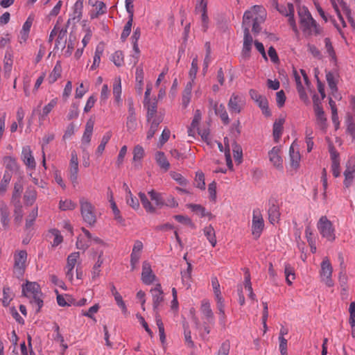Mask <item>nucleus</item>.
<instances>
[{"mask_svg": "<svg viewBox=\"0 0 355 355\" xmlns=\"http://www.w3.org/2000/svg\"><path fill=\"white\" fill-rule=\"evenodd\" d=\"M266 17V12L264 8L255 5L244 12L242 26L243 28L248 26L250 30L252 21V31L256 34L259 33L261 30L260 24L264 21Z\"/></svg>", "mask_w": 355, "mask_h": 355, "instance_id": "obj_1", "label": "nucleus"}, {"mask_svg": "<svg viewBox=\"0 0 355 355\" xmlns=\"http://www.w3.org/2000/svg\"><path fill=\"white\" fill-rule=\"evenodd\" d=\"M300 24L305 35H318L322 32V28L312 17L308 8L305 6L298 7Z\"/></svg>", "mask_w": 355, "mask_h": 355, "instance_id": "obj_2", "label": "nucleus"}, {"mask_svg": "<svg viewBox=\"0 0 355 355\" xmlns=\"http://www.w3.org/2000/svg\"><path fill=\"white\" fill-rule=\"evenodd\" d=\"M23 295L29 299L31 304L35 307V312H39L43 306V294L40 285L36 282H27L22 286Z\"/></svg>", "mask_w": 355, "mask_h": 355, "instance_id": "obj_3", "label": "nucleus"}, {"mask_svg": "<svg viewBox=\"0 0 355 355\" xmlns=\"http://www.w3.org/2000/svg\"><path fill=\"white\" fill-rule=\"evenodd\" d=\"M317 228L321 236L327 241H335L336 238L335 227L326 216L320 218L317 223Z\"/></svg>", "mask_w": 355, "mask_h": 355, "instance_id": "obj_4", "label": "nucleus"}, {"mask_svg": "<svg viewBox=\"0 0 355 355\" xmlns=\"http://www.w3.org/2000/svg\"><path fill=\"white\" fill-rule=\"evenodd\" d=\"M79 202L83 221L89 225H94L96 221L94 206L85 198H80Z\"/></svg>", "mask_w": 355, "mask_h": 355, "instance_id": "obj_5", "label": "nucleus"}, {"mask_svg": "<svg viewBox=\"0 0 355 355\" xmlns=\"http://www.w3.org/2000/svg\"><path fill=\"white\" fill-rule=\"evenodd\" d=\"M13 272L17 278L23 277L27 263V252L26 250H17L13 255Z\"/></svg>", "mask_w": 355, "mask_h": 355, "instance_id": "obj_6", "label": "nucleus"}, {"mask_svg": "<svg viewBox=\"0 0 355 355\" xmlns=\"http://www.w3.org/2000/svg\"><path fill=\"white\" fill-rule=\"evenodd\" d=\"M319 273L320 281L327 286L333 287L334 286L332 279L333 267L327 257L324 258L321 262Z\"/></svg>", "mask_w": 355, "mask_h": 355, "instance_id": "obj_7", "label": "nucleus"}, {"mask_svg": "<svg viewBox=\"0 0 355 355\" xmlns=\"http://www.w3.org/2000/svg\"><path fill=\"white\" fill-rule=\"evenodd\" d=\"M276 9L283 15L288 17V23L295 33H297V27L294 19V6L292 3H288L286 6L279 5L277 0H272Z\"/></svg>", "mask_w": 355, "mask_h": 355, "instance_id": "obj_8", "label": "nucleus"}, {"mask_svg": "<svg viewBox=\"0 0 355 355\" xmlns=\"http://www.w3.org/2000/svg\"><path fill=\"white\" fill-rule=\"evenodd\" d=\"M293 76L295 78L297 90L301 99L305 101L307 99L306 90L302 84V80L306 85H309V81L306 71L304 69H300L298 72L296 69H293Z\"/></svg>", "mask_w": 355, "mask_h": 355, "instance_id": "obj_9", "label": "nucleus"}, {"mask_svg": "<svg viewBox=\"0 0 355 355\" xmlns=\"http://www.w3.org/2000/svg\"><path fill=\"white\" fill-rule=\"evenodd\" d=\"M246 102L243 95L232 94L227 103V107L232 114H239L244 109Z\"/></svg>", "mask_w": 355, "mask_h": 355, "instance_id": "obj_10", "label": "nucleus"}, {"mask_svg": "<svg viewBox=\"0 0 355 355\" xmlns=\"http://www.w3.org/2000/svg\"><path fill=\"white\" fill-rule=\"evenodd\" d=\"M78 158L76 150L71 152V158L69 161V165L68 168V178L71 181L73 187H76L78 184Z\"/></svg>", "mask_w": 355, "mask_h": 355, "instance_id": "obj_11", "label": "nucleus"}, {"mask_svg": "<svg viewBox=\"0 0 355 355\" xmlns=\"http://www.w3.org/2000/svg\"><path fill=\"white\" fill-rule=\"evenodd\" d=\"M264 228V220L259 209H255L252 213V234L254 239L260 237Z\"/></svg>", "mask_w": 355, "mask_h": 355, "instance_id": "obj_12", "label": "nucleus"}, {"mask_svg": "<svg viewBox=\"0 0 355 355\" xmlns=\"http://www.w3.org/2000/svg\"><path fill=\"white\" fill-rule=\"evenodd\" d=\"M318 96L315 94L313 97V109L316 116V124L320 130H324L327 128V118L320 103L318 102Z\"/></svg>", "mask_w": 355, "mask_h": 355, "instance_id": "obj_13", "label": "nucleus"}, {"mask_svg": "<svg viewBox=\"0 0 355 355\" xmlns=\"http://www.w3.org/2000/svg\"><path fill=\"white\" fill-rule=\"evenodd\" d=\"M330 2L331 6L336 12L340 23L342 24V26L344 28L346 27V22L345 21L344 18L341 15V12H343L345 15L347 13L349 14V12H350L351 10L347 3L344 0H330Z\"/></svg>", "mask_w": 355, "mask_h": 355, "instance_id": "obj_14", "label": "nucleus"}, {"mask_svg": "<svg viewBox=\"0 0 355 355\" xmlns=\"http://www.w3.org/2000/svg\"><path fill=\"white\" fill-rule=\"evenodd\" d=\"M249 93L251 98L257 103L258 106L261 110L263 114L266 116H270L271 115V112L268 107L267 98L265 96L260 95L254 89H250Z\"/></svg>", "mask_w": 355, "mask_h": 355, "instance_id": "obj_15", "label": "nucleus"}, {"mask_svg": "<svg viewBox=\"0 0 355 355\" xmlns=\"http://www.w3.org/2000/svg\"><path fill=\"white\" fill-rule=\"evenodd\" d=\"M80 257L78 252L71 253L67 259V265L65 266V275L66 278L69 281L73 280V268L77 263V261Z\"/></svg>", "mask_w": 355, "mask_h": 355, "instance_id": "obj_16", "label": "nucleus"}, {"mask_svg": "<svg viewBox=\"0 0 355 355\" xmlns=\"http://www.w3.org/2000/svg\"><path fill=\"white\" fill-rule=\"evenodd\" d=\"M141 279L142 282L146 285L152 284L156 279V276L151 268L150 263L146 261H144L142 264Z\"/></svg>", "mask_w": 355, "mask_h": 355, "instance_id": "obj_17", "label": "nucleus"}, {"mask_svg": "<svg viewBox=\"0 0 355 355\" xmlns=\"http://www.w3.org/2000/svg\"><path fill=\"white\" fill-rule=\"evenodd\" d=\"M268 158L270 163L277 169H283V159L281 157V146H274L268 152Z\"/></svg>", "mask_w": 355, "mask_h": 355, "instance_id": "obj_18", "label": "nucleus"}, {"mask_svg": "<svg viewBox=\"0 0 355 355\" xmlns=\"http://www.w3.org/2000/svg\"><path fill=\"white\" fill-rule=\"evenodd\" d=\"M94 121L89 119L85 125V131L81 138V148L83 152L86 151V148L90 144L93 129H94Z\"/></svg>", "mask_w": 355, "mask_h": 355, "instance_id": "obj_19", "label": "nucleus"}, {"mask_svg": "<svg viewBox=\"0 0 355 355\" xmlns=\"http://www.w3.org/2000/svg\"><path fill=\"white\" fill-rule=\"evenodd\" d=\"M153 297V306L154 311H158V309L164 300V293L160 284H157L150 291Z\"/></svg>", "mask_w": 355, "mask_h": 355, "instance_id": "obj_20", "label": "nucleus"}, {"mask_svg": "<svg viewBox=\"0 0 355 355\" xmlns=\"http://www.w3.org/2000/svg\"><path fill=\"white\" fill-rule=\"evenodd\" d=\"M196 12L201 13L202 29L205 32L208 28L209 17L207 16V0H201L196 7Z\"/></svg>", "mask_w": 355, "mask_h": 355, "instance_id": "obj_21", "label": "nucleus"}, {"mask_svg": "<svg viewBox=\"0 0 355 355\" xmlns=\"http://www.w3.org/2000/svg\"><path fill=\"white\" fill-rule=\"evenodd\" d=\"M21 159L24 164L29 169L33 170L35 168L36 162L33 155V152L29 146L23 147L21 151Z\"/></svg>", "mask_w": 355, "mask_h": 355, "instance_id": "obj_22", "label": "nucleus"}, {"mask_svg": "<svg viewBox=\"0 0 355 355\" xmlns=\"http://www.w3.org/2000/svg\"><path fill=\"white\" fill-rule=\"evenodd\" d=\"M12 53L11 47L9 46L6 51L3 59V76L5 78H9L12 69Z\"/></svg>", "mask_w": 355, "mask_h": 355, "instance_id": "obj_23", "label": "nucleus"}, {"mask_svg": "<svg viewBox=\"0 0 355 355\" xmlns=\"http://www.w3.org/2000/svg\"><path fill=\"white\" fill-rule=\"evenodd\" d=\"M200 312L208 322H214V312L211 308V304L208 300L204 299L201 301Z\"/></svg>", "mask_w": 355, "mask_h": 355, "instance_id": "obj_24", "label": "nucleus"}, {"mask_svg": "<svg viewBox=\"0 0 355 355\" xmlns=\"http://www.w3.org/2000/svg\"><path fill=\"white\" fill-rule=\"evenodd\" d=\"M121 93V79L120 76H117L113 81L112 94L114 101L118 106H121L122 105Z\"/></svg>", "mask_w": 355, "mask_h": 355, "instance_id": "obj_25", "label": "nucleus"}, {"mask_svg": "<svg viewBox=\"0 0 355 355\" xmlns=\"http://www.w3.org/2000/svg\"><path fill=\"white\" fill-rule=\"evenodd\" d=\"M144 106L147 108V121L154 119L155 117L157 116L164 117L162 113L158 114L157 112V103L155 99L153 101L148 100V101L144 102Z\"/></svg>", "mask_w": 355, "mask_h": 355, "instance_id": "obj_26", "label": "nucleus"}, {"mask_svg": "<svg viewBox=\"0 0 355 355\" xmlns=\"http://www.w3.org/2000/svg\"><path fill=\"white\" fill-rule=\"evenodd\" d=\"M268 219L270 223L275 224L278 222L280 217L279 205L275 200L269 202Z\"/></svg>", "mask_w": 355, "mask_h": 355, "instance_id": "obj_27", "label": "nucleus"}, {"mask_svg": "<svg viewBox=\"0 0 355 355\" xmlns=\"http://www.w3.org/2000/svg\"><path fill=\"white\" fill-rule=\"evenodd\" d=\"M163 119V116H157L155 117L154 119L148 121V122L150 123V128L148 130L146 136V139L148 140L151 139L154 137L155 132L157 130L159 125L160 124V123H162Z\"/></svg>", "mask_w": 355, "mask_h": 355, "instance_id": "obj_28", "label": "nucleus"}, {"mask_svg": "<svg viewBox=\"0 0 355 355\" xmlns=\"http://www.w3.org/2000/svg\"><path fill=\"white\" fill-rule=\"evenodd\" d=\"M289 155L291 159V166L294 169H297L300 166L301 156L298 150H295V144L293 143L289 149Z\"/></svg>", "mask_w": 355, "mask_h": 355, "instance_id": "obj_29", "label": "nucleus"}, {"mask_svg": "<svg viewBox=\"0 0 355 355\" xmlns=\"http://www.w3.org/2000/svg\"><path fill=\"white\" fill-rule=\"evenodd\" d=\"M343 175L345 177L343 181L344 187L349 188L355 182V168L345 166V170L343 173Z\"/></svg>", "mask_w": 355, "mask_h": 355, "instance_id": "obj_30", "label": "nucleus"}, {"mask_svg": "<svg viewBox=\"0 0 355 355\" xmlns=\"http://www.w3.org/2000/svg\"><path fill=\"white\" fill-rule=\"evenodd\" d=\"M103 51H104L103 45L101 44H98L95 49L94 59H93V63H92V66L90 67L91 71H94L99 67V64L101 62V58L103 54Z\"/></svg>", "mask_w": 355, "mask_h": 355, "instance_id": "obj_31", "label": "nucleus"}, {"mask_svg": "<svg viewBox=\"0 0 355 355\" xmlns=\"http://www.w3.org/2000/svg\"><path fill=\"white\" fill-rule=\"evenodd\" d=\"M214 111L216 115H218L224 125H228L230 122L228 114L225 107L223 104H215Z\"/></svg>", "mask_w": 355, "mask_h": 355, "instance_id": "obj_32", "label": "nucleus"}, {"mask_svg": "<svg viewBox=\"0 0 355 355\" xmlns=\"http://www.w3.org/2000/svg\"><path fill=\"white\" fill-rule=\"evenodd\" d=\"M0 214L2 225L4 228H7L10 223V212L7 205L3 202H0Z\"/></svg>", "mask_w": 355, "mask_h": 355, "instance_id": "obj_33", "label": "nucleus"}, {"mask_svg": "<svg viewBox=\"0 0 355 355\" xmlns=\"http://www.w3.org/2000/svg\"><path fill=\"white\" fill-rule=\"evenodd\" d=\"M155 158L157 164L162 169H163L164 171H167L169 169L170 163L163 152H157L155 153Z\"/></svg>", "mask_w": 355, "mask_h": 355, "instance_id": "obj_34", "label": "nucleus"}, {"mask_svg": "<svg viewBox=\"0 0 355 355\" xmlns=\"http://www.w3.org/2000/svg\"><path fill=\"white\" fill-rule=\"evenodd\" d=\"M203 233L211 245L212 247H215L217 243V240L214 227L211 225L205 227L203 229Z\"/></svg>", "mask_w": 355, "mask_h": 355, "instance_id": "obj_35", "label": "nucleus"}, {"mask_svg": "<svg viewBox=\"0 0 355 355\" xmlns=\"http://www.w3.org/2000/svg\"><path fill=\"white\" fill-rule=\"evenodd\" d=\"M138 195L146 211L150 214H154L156 211V208L148 200L146 195L143 192H139Z\"/></svg>", "mask_w": 355, "mask_h": 355, "instance_id": "obj_36", "label": "nucleus"}, {"mask_svg": "<svg viewBox=\"0 0 355 355\" xmlns=\"http://www.w3.org/2000/svg\"><path fill=\"white\" fill-rule=\"evenodd\" d=\"M284 119H279L273 124V137L276 142H278L282 134Z\"/></svg>", "mask_w": 355, "mask_h": 355, "instance_id": "obj_37", "label": "nucleus"}, {"mask_svg": "<svg viewBox=\"0 0 355 355\" xmlns=\"http://www.w3.org/2000/svg\"><path fill=\"white\" fill-rule=\"evenodd\" d=\"M84 0H77L73 6V11L71 15L73 20L80 21L82 17Z\"/></svg>", "mask_w": 355, "mask_h": 355, "instance_id": "obj_38", "label": "nucleus"}, {"mask_svg": "<svg viewBox=\"0 0 355 355\" xmlns=\"http://www.w3.org/2000/svg\"><path fill=\"white\" fill-rule=\"evenodd\" d=\"M112 136V133L111 131H107L105 132L101 141V144L97 147V149L96 150V154L98 155H101L103 153L105 150L106 144L108 143V141L110 140L111 137Z\"/></svg>", "mask_w": 355, "mask_h": 355, "instance_id": "obj_39", "label": "nucleus"}, {"mask_svg": "<svg viewBox=\"0 0 355 355\" xmlns=\"http://www.w3.org/2000/svg\"><path fill=\"white\" fill-rule=\"evenodd\" d=\"M126 203L133 209L137 210L139 208V202L137 198L134 197L129 187L126 189L125 196Z\"/></svg>", "mask_w": 355, "mask_h": 355, "instance_id": "obj_40", "label": "nucleus"}, {"mask_svg": "<svg viewBox=\"0 0 355 355\" xmlns=\"http://www.w3.org/2000/svg\"><path fill=\"white\" fill-rule=\"evenodd\" d=\"M67 33L66 28H60L58 26V37L55 40V46L58 48L59 46H61L62 48L65 46L67 42Z\"/></svg>", "mask_w": 355, "mask_h": 355, "instance_id": "obj_41", "label": "nucleus"}, {"mask_svg": "<svg viewBox=\"0 0 355 355\" xmlns=\"http://www.w3.org/2000/svg\"><path fill=\"white\" fill-rule=\"evenodd\" d=\"M152 200L155 202V204L159 207H164V198L163 193L156 192L154 190H150L148 192Z\"/></svg>", "mask_w": 355, "mask_h": 355, "instance_id": "obj_42", "label": "nucleus"}, {"mask_svg": "<svg viewBox=\"0 0 355 355\" xmlns=\"http://www.w3.org/2000/svg\"><path fill=\"white\" fill-rule=\"evenodd\" d=\"M3 165L9 170V172L15 171L18 169V164L15 157L6 156L3 158Z\"/></svg>", "mask_w": 355, "mask_h": 355, "instance_id": "obj_43", "label": "nucleus"}, {"mask_svg": "<svg viewBox=\"0 0 355 355\" xmlns=\"http://www.w3.org/2000/svg\"><path fill=\"white\" fill-rule=\"evenodd\" d=\"M284 274L286 276V281L288 285L293 284V281L295 279V270L289 263L284 264Z\"/></svg>", "mask_w": 355, "mask_h": 355, "instance_id": "obj_44", "label": "nucleus"}, {"mask_svg": "<svg viewBox=\"0 0 355 355\" xmlns=\"http://www.w3.org/2000/svg\"><path fill=\"white\" fill-rule=\"evenodd\" d=\"M62 67L60 62H57L53 71L49 76L48 80L50 83H55L61 76Z\"/></svg>", "mask_w": 355, "mask_h": 355, "instance_id": "obj_45", "label": "nucleus"}, {"mask_svg": "<svg viewBox=\"0 0 355 355\" xmlns=\"http://www.w3.org/2000/svg\"><path fill=\"white\" fill-rule=\"evenodd\" d=\"M37 198V192L35 189L28 188L24 194V200L27 205H32Z\"/></svg>", "mask_w": 355, "mask_h": 355, "instance_id": "obj_46", "label": "nucleus"}, {"mask_svg": "<svg viewBox=\"0 0 355 355\" xmlns=\"http://www.w3.org/2000/svg\"><path fill=\"white\" fill-rule=\"evenodd\" d=\"M12 178V173L9 171H6L4 173L3 177L1 181L0 184V193H3L6 192L7 187L10 182Z\"/></svg>", "mask_w": 355, "mask_h": 355, "instance_id": "obj_47", "label": "nucleus"}, {"mask_svg": "<svg viewBox=\"0 0 355 355\" xmlns=\"http://www.w3.org/2000/svg\"><path fill=\"white\" fill-rule=\"evenodd\" d=\"M189 207L201 217L210 216L211 215V213L207 212L205 208L200 205L191 204Z\"/></svg>", "mask_w": 355, "mask_h": 355, "instance_id": "obj_48", "label": "nucleus"}, {"mask_svg": "<svg viewBox=\"0 0 355 355\" xmlns=\"http://www.w3.org/2000/svg\"><path fill=\"white\" fill-rule=\"evenodd\" d=\"M76 207V204L69 199L61 200L59 202V208L62 211L73 210Z\"/></svg>", "mask_w": 355, "mask_h": 355, "instance_id": "obj_49", "label": "nucleus"}, {"mask_svg": "<svg viewBox=\"0 0 355 355\" xmlns=\"http://www.w3.org/2000/svg\"><path fill=\"white\" fill-rule=\"evenodd\" d=\"M126 127L128 131L130 132H132L137 129V123L136 115H128Z\"/></svg>", "mask_w": 355, "mask_h": 355, "instance_id": "obj_50", "label": "nucleus"}, {"mask_svg": "<svg viewBox=\"0 0 355 355\" xmlns=\"http://www.w3.org/2000/svg\"><path fill=\"white\" fill-rule=\"evenodd\" d=\"M195 184L197 188L201 190L205 189V175L202 172H196L195 178Z\"/></svg>", "mask_w": 355, "mask_h": 355, "instance_id": "obj_51", "label": "nucleus"}, {"mask_svg": "<svg viewBox=\"0 0 355 355\" xmlns=\"http://www.w3.org/2000/svg\"><path fill=\"white\" fill-rule=\"evenodd\" d=\"M326 78H327L328 85H329L330 89L331 90L332 94H334V92H336L338 90L337 82H336L334 75L332 73L329 72L326 75Z\"/></svg>", "mask_w": 355, "mask_h": 355, "instance_id": "obj_52", "label": "nucleus"}, {"mask_svg": "<svg viewBox=\"0 0 355 355\" xmlns=\"http://www.w3.org/2000/svg\"><path fill=\"white\" fill-rule=\"evenodd\" d=\"M38 214V208L37 207H35L29 214L26 220V229L28 230L32 227L35 220L36 219Z\"/></svg>", "mask_w": 355, "mask_h": 355, "instance_id": "obj_53", "label": "nucleus"}, {"mask_svg": "<svg viewBox=\"0 0 355 355\" xmlns=\"http://www.w3.org/2000/svg\"><path fill=\"white\" fill-rule=\"evenodd\" d=\"M89 4L96 7L97 15H103L107 12V6L103 1H96L95 3H92V1H89Z\"/></svg>", "mask_w": 355, "mask_h": 355, "instance_id": "obj_54", "label": "nucleus"}, {"mask_svg": "<svg viewBox=\"0 0 355 355\" xmlns=\"http://www.w3.org/2000/svg\"><path fill=\"white\" fill-rule=\"evenodd\" d=\"M144 156V149L140 145H137L135 146L133 150V161L134 162H140Z\"/></svg>", "mask_w": 355, "mask_h": 355, "instance_id": "obj_55", "label": "nucleus"}, {"mask_svg": "<svg viewBox=\"0 0 355 355\" xmlns=\"http://www.w3.org/2000/svg\"><path fill=\"white\" fill-rule=\"evenodd\" d=\"M2 303L4 306H8L12 299V293L9 287H4L3 289Z\"/></svg>", "mask_w": 355, "mask_h": 355, "instance_id": "obj_56", "label": "nucleus"}, {"mask_svg": "<svg viewBox=\"0 0 355 355\" xmlns=\"http://www.w3.org/2000/svg\"><path fill=\"white\" fill-rule=\"evenodd\" d=\"M57 103H58L57 98H53L52 100H51V101L43 107L42 116V117L46 116L52 111V110L56 106Z\"/></svg>", "mask_w": 355, "mask_h": 355, "instance_id": "obj_57", "label": "nucleus"}, {"mask_svg": "<svg viewBox=\"0 0 355 355\" xmlns=\"http://www.w3.org/2000/svg\"><path fill=\"white\" fill-rule=\"evenodd\" d=\"M198 57L196 56L195 58H193L191 69H190L189 73L190 78L192 79L193 80H195L196 77V74H197V72L198 70Z\"/></svg>", "mask_w": 355, "mask_h": 355, "instance_id": "obj_58", "label": "nucleus"}, {"mask_svg": "<svg viewBox=\"0 0 355 355\" xmlns=\"http://www.w3.org/2000/svg\"><path fill=\"white\" fill-rule=\"evenodd\" d=\"M325 49L328 55L331 58V60H336V53L332 46L331 42L329 38L326 37L324 39Z\"/></svg>", "mask_w": 355, "mask_h": 355, "instance_id": "obj_59", "label": "nucleus"}, {"mask_svg": "<svg viewBox=\"0 0 355 355\" xmlns=\"http://www.w3.org/2000/svg\"><path fill=\"white\" fill-rule=\"evenodd\" d=\"M133 18H128L127 23L125 24L123 30L121 33V37L125 40L130 34L131 28L132 26Z\"/></svg>", "mask_w": 355, "mask_h": 355, "instance_id": "obj_60", "label": "nucleus"}, {"mask_svg": "<svg viewBox=\"0 0 355 355\" xmlns=\"http://www.w3.org/2000/svg\"><path fill=\"white\" fill-rule=\"evenodd\" d=\"M112 60L116 66L121 67L123 64V54L122 51H115L112 56Z\"/></svg>", "mask_w": 355, "mask_h": 355, "instance_id": "obj_61", "label": "nucleus"}, {"mask_svg": "<svg viewBox=\"0 0 355 355\" xmlns=\"http://www.w3.org/2000/svg\"><path fill=\"white\" fill-rule=\"evenodd\" d=\"M50 233L53 236V246H58L59 244H60L62 241L63 238L61 235L59 230L56 229H52L50 230Z\"/></svg>", "mask_w": 355, "mask_h": 355, "instance_id": "obj_62", "label": "nucleus"}, {"mask_svg": "<svg viewBox=\"0 0 355 355\" xmlns=\"http://www.w3.org/2000/svg\"><path fill=\"white\" fill-rule=\"evenodd\" d=\"M233 156L235 162L239 164L241 163L243 159L242 149L236 143H234V146L233 148Z\"/></svg>", "mask_w": 355, "mask_h": 355, "instance_id": "obj_63", "label": "nucleus"}, {"mask_svg": "<svg viewBox=\"0 0 355 355\" xmlns=\"http://www.w3.org/2000/svg\"><path fill=\"white\" fill-rule=\"evenodd\" d=\"M230 343L228 340L224 341L219 347L216 355H229Z\"/></svg>", "mask_w": 355, "mask_h": 355, "instance_id": "obj_64", "label": "nucleus"}]
</instances>
